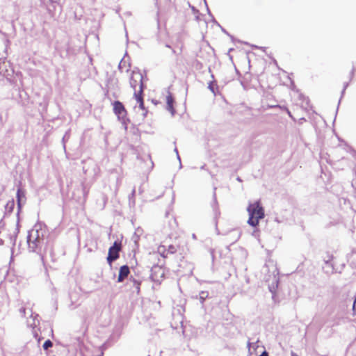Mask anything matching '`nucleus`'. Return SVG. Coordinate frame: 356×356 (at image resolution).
<instances>
[{
  "mask_svg": "<svg viewBox=\"0 0 356 356\" xmlns=\"http://www.w3.org/2000/svg\"><path fill=\"white\" fill-rule=\"evenodd\" d=\"M247 210L249 213L248 224L252 227L257 226L259 220L264 218V210L261 206L260 202L250 203Z\"/></svg>",
  "mask_w": 356,
  "mask_h": 356,
  "instance_id": "obj_1",
  "label": "nucleus"
},
{
  "mask_svg": "<svg viewBox=\"0 0 356 356\" xmlns=\"http://www.w3.org/2000/svg\"><path fill=\"white\" fill-rule=\"evenodd\" d=\"M43 236V233L40 226L35 225L33 229H31L29 232V234L27 236V243L29 245V248L34 252L40 245L42 238Z\"/></svg>",
  "mask_w": 356,
  "mask_h": 356,
  "instance_id": "obj_2",
  "label": "nucleus"
},
{
  "mask_svg": "<svg viewBox=\"0 0 356 356\" xmlns=\"http://www.w3.org/2000/svg\"><path fill=\"white\" fill-rule=\"evenodd\" d=\"M121 250V243L118 241H115L113 245L110 247L108 250V257H107V262L110 266L112 265V263L119 258V253Z\"/></svg>",
  "mask_w": 356,
  "mask_h": 356,
  "instance_id": "obj_3",
  "label": "nucleus"
},
{
  "mask_svg": "<svg viewBox=\"0 0 356 356\" xmlns=\"http://www.w3.org/2000/svg\"><path fill=\"white\" fill-rule=\"evenodd\" d=\"M113 111L115 114L118 116V118L122 122V124L124 127V129H127V123H126V111L122 105V104L118 101H115L113 103Z\"/></svg>",
  "mask_w": 356,
  "mask_h": 356,
  "instance_id": "obj_4",
  "label": "nucleus"
},
{
  "mask_svg": "<svg viewBox=\"0 0 356 356\" xmlns=\"http://www.w3.org/2000/svg\"><path fill=\"white\" fill-rule=\"evenodd\" d=\"M165 269L162 265H154L151 270V277L154 282H161L165 277Z\"/></svg>",
  "mask_w": 356,
  "mask_h": 356,
  "instance_id": "obj_5",
  "label": "nucleus"
},
{
  "mask_svg": "<svg viewBox=\"0 0 356 356\" xmlns=\"http://www.w3.org/2000/svg\"><path fill=\"white\" fill-rule=\"evenodd\" d=\"M179 249V245H170L167 250L164 245H159L158 247V252L161 254L163 257L165 258L169 254H175Z\"/></svg>",
  "mask_w": 356,
  "mask_h": 356,
  "instance_id": "obj_6",
  "label": "nucleus"
},
{
  "mask_svg": "<svg viewBox=\"0 0 356 356\" xmlns=\"http://www.w3.org/2000/svg\"><path fill=\"white\" fill-rule=\"evenodd\" d=\"M12 72L9 63L4 58H0V74L8 78Z\"/></svg>",
  "mask_w": 356,
  "mask_h": 356,
  "instance_id": "obj_7",
  "label": "nucleus"
},
{
  "mask_svg": "<svg viewBox=\"0 0 356 356\" xmlns=\"http://www.w3.org/2000/svg\"><path fill=\"white\" fill-rule=\"evenodd\" d=\"M131 65L129 62V58L124 56L119 63V69L122 72H129L131 76L134 74V71H131Z\"/></svg>",
  "mask_w": 356,
  "mask_h": 356,
  "instance_id": "obj_8",
  "label": "nucleus"
},
{
  "mask_svg": "<svg viewBox=\"0 0 356 356\" xmlns=\"http://www.w3.org/2000/svg\"><path fill=\"white\" fill-rule=\"evenodd\" d=\"M143 88H144V85H143V82L141 81L140 92L137 95H135V97L136 99L137 102L139 104V108L142 111V115L143 116H145L147 111L144 107L143 99V96H142Z\"/></svg>",
  "mask_w": 356,
  "mask_h": 356,
  "instance_id": "obj_9",
  "label": "nucleus"
},
{
  "mask_svg": "<svg viewBox=\"0 0 356 356\" xmlns=\"http://www.w3.org/2000/svg\"><path fill=\"white\" fill-rule=\"evenodd\" d=\"M165 101H166V104H167L166 105L167 110L169 111L172 115H174L175 113V108H174L175 99H174V97H173L172 93L169 91L167 93V95L165 97Z\"/></svg>",
  "mask_w": 356,
  "mask_h": 356,
  "instance_id": "obj_10",
  "label": "nucleus"
},
{
  "mask_svg": "<svg viewBox=\"0 0 356 356\" xmlns=\"http://www.w3.org/2000/svg\"><path fill=\"white\" fill-rule=\"evenodd\" d=\"M129 273V269L127 266H123L120 268L119 275H118V282H122L125 277L128 276Z\"/></svg>",
  "mask_w": 356,
  "mask_h": 356,
  "instance_id": "obj_11",
  "label": "nucleus"
},
{
  "mask_svg": "<svg viewBox=\"0 0 356 356\" xmlns=\"http://www.w3.org/2000/svg\"><path fill=\"white\" fill-rule=\"evenodd\" d=\"M17 198L18 202V206L20 207L22 201L25 199L24 193L21 189L17 190Z\"/></svg>",
  "mask_w": 356,
  "mask_h": 356,
  "instance_id": "obj_12",
  "label": "nucleus"
},
{
  "mask_svg": "<svg viewBox=\"0 0 356 356\" xmlns=\"http://www.w3.org/2000/svg\"><path fill=\"white\" fill-rule=\"evenodd\" d=\"M53 346L52 342L50 340H47L43 344V348L47 350L49 348Z\"/></svg>",
  "mask_w": 356,
  "mask_h": 356,
  "instance_id": "obj_13",
  "label": "nucleus"
},
{
  "mask_svg": "<svg viewBox=\"0 0 356 356\" xmlns=\"http://www.w3.org/2000/svg\"><path fill=\"white\" fill-rule=\"evenodd\" d=\"M207 297H208L207 291H201L200 293V298L201 299L202 302H203Z\"/></svg>",
  "mask_w": 356,
  "mask_h": 356,
  "instance_id": "obj_14",
  "label": "nucleus"
},
{
  "mask_svg": "<svg viewBox=\"0 0 356 356\" xmlns=\"http://www.w3.org/2000/svg\"><path fill=\"white\" fill-rule=\"evenodd\" d=\"M142 232H143V229L140 227H138L136 229V232H135V234H137V235H140L142 234Z\"/></svg>",
  "mask_w": 356,
  "mask_h": 356,
  "instance_id": "obj_15",
  "label": "nucleus"
},
{
  "mask_svg": "<svg viewBox=\"0 0 356 356\" xmlns=\"http://www.w3.org/2000/svg\"><path fill=\"white\" fill-rule=\"evenodd\" d=\"M353 310L354 315L356 316V298L355 299V301L353 302Z\"/></svg>",
  "mask_w": 356,
  "mask_h": 356,
  "instance_id": "obj_16",
  "label": "nucleus"
},
{
  "mask_svg": "<svg viewBox=\"0 0 356 356\" xmlns=\"http://www.w3.org/2000/svg\"><path fill=\"white\" fill-rule=\"evenodd\" d=\"M151 161V158H150V156L147 154L145 156V158H144V161L145 162H150Z\"/></svg>",
  "mask_w": 356,
  "mask_h": 356,
  "instance_id": "obj_17",
  "label": "nucleus"
},
{
  "mask_svg": "<svg viewBox=\"0 0 356 356\" xmlns=\"http://www.w3.org/2000/svg\"><path fill=\"white\" fill-rule=\"evenodd\" d=\"M259 356H268V353H267L266 351H264V353H262V354H261V355H260Z\"/></svg>",
  "mask_w": 356,
  "mask_h": 356,
  "instance_id": "obj_18",
  "label": "nucleus"
},
{
  "mask_svg": "<svg viewBox=\"0 0 356 356\" xmlns=\"http://www.w3.org/2000/svg\"><path fill=\"white\" fill-rule=\"evenodd\" d=\"M291 356H298V355H297L296 353H291Z\"/></svg>",
  "mask_w": 356,
  "mask_h": 356,
  "instance_id": "obj_19",
  "label": "nucleus"
},
{
  "mask_svg": "<svg viewBox=\"0 0 356 356\" xmlns=\"http://www.w3.org/2000/svg\"><path fill=\"white\" fill-rule=\"evenodd\" d=\"M21 312H24V309H22Z\"/></svg>",
  "mask_w": 356,
  "mask_h": 356,
  "instance_id": "obj_20",
  "label": "nucleus"
}]
</instances>
